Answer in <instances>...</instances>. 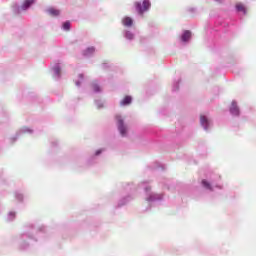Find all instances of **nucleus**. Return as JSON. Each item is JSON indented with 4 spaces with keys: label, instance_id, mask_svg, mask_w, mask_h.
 <instances>
[{
    "label": "nucleus",
    "instance_id": "9d476101",
    "mask_svg": "<svg viewBox=\"0 0 256 256\" xmlns=\"http://www.w3.org/2000/svg\"><path fill=\"white\" fill-rule=\"evenodd\" d=\"M202 186L205 189H208V191H213V186H211V183H209L207 180H202Z\"/></svg>",
    "mask_w": 256,
    "mask_h": 256
},
{
    "label": "nucleus",
    "instance_id": "1a4fd4ad",
    "mask_svg": "<svg viewBox=\"0 0 256 256\" xmlns=\"http://www.w3.org/2000/svg\"><path fill=\"white\" fill-rule=\"evenodd\" d=\"M191 39V31L186 30L182 35V41L186 43V41H189Z\"/></svg>",
    "mask_w": 256,
    "mask_h": 256
},
{
    "label": "nucleus",
    "instance_id": "dca6fc26",
    "mask_svg": "<svg viewBox=\"0 0 256 256\" xmlns=\"http://www.w3.org/2000/svg\"><path fill=\"white\" fill-rule=\"evenodd\" d=\"M55 73L56 75H59V73H61V70L59 68H55Z\"/></svg>",
    "mask_w": 256,
    "mask_h": 256
},
{
    "label": "nucleus",
    "instance_id": "9b49d317",
    "mask_svg": "<svg viewBox=\"0 0 256 256\" xmlns=\"http://www.w3.org/2000/svg\"><path fill=\"white\" fill-rule=\"evenodd\" d=\"M91 87H92L94 93H99V91H101V86H99V84L97 82H93L91 84Z\"/></svg>",
    "mask_w": 256,
    "mask_h": 256
},
{
    "label": "nucleus",
    "instance_id": "ddd939ff",
    "mask_svg": "<svg viewBox=\"0 0 256 256\" xmlns=\"http://www.w3.org/2000/svg\"><path fill=\"white\" fill-rule=\"evenodd\" d=\"M126 39L129 41H132V39H135V34H133L131 31H127L125 34Z\"/></svg>",
    "mask_w": 256,
    "mask_h": 256
},
{
    "label": "nucleus",
    "instance_id": "2eb2a0df",
    "mask_svg": "<svg viewBox=\"0 0 256 256\" xmlns=\"http://www.w3.org/2000/svg\"><path fill=\"white\" fill-rule=\"evenodd\" d=\"M89 53H95V48L94 47H90L86 50V55H89Z\"/></svg>",
    "mask_w": 256,
    "mask_h": 256
},
{
    "label": "nucleus",
    "instance_id": "20e7f679",
    "mask_svg": "<svg viewBox=\"0 0 256 256\" xmlns=\"http://www.w3.org/2000/svg\"><path fill=\"white\" fill-rule=\"evenodd\" d=\"M230 112L232 113V115H239V107L237 106L236 102H232Z\"/></svg>",
    "mask_w": 256,
    "mask_h": 256
},
{
    "label": "nucleus",
    "instance_id": "0eeeda50",
    "mask_svg": "<svg viewBox=\"0 0 256 256\" xmlns=\"http://www.w3.org/2000/svg\"><path fill=\"white\" fill-rule=\"evenodd\" d=\"M35 3V0H25L24 3L22 4V9H24V11L26 9H29L31 7V5H33Z\"/></svg>",
    "mask_w": 256,
    "mask_h": 256
},
{
    "label": "nucleus",
    "instance_id": "4468645a",
    "mask_svg": "<svg viewBox=\"0 0 256 256\" xmlns=\"http://www.w3.org/2000/svg\"><path fill=\"white\" fill-rule=\"evenodd\" d=\"M63 29H64V31H69V29H71V23L70 22H65L63 24Z\"/></svg>",
    "mask_w": 256,
    "mask_h": 256
},
{
    "label": "nucleus",
    "instance_id": "f8f14e48",
    "mask_svg": "<svg viewBox=\"0 0 256 256\" xmlns=\"http://www.w3.org/2000/svg\"><path fill=\"white\" fill-rule=\"evenodd\" d=\"M48 13L49 15H51L52 17H57L59 15V10L54 9V8H50L48 9Z\"/></svg>",
    "mask_w": 256,
    "mask_h": 256
},
{
    "label": "nucleus",
    "instance_id": "f3484780",
    "mask_svg": "<svg viewBox=\"0 0 256 256\" xmlns=\"http://www.w3.org/2000/svg\"><path fill=\"white\" fill-rule=\"evenodd\" d=\"M101 154V150H98L97 152H96V155H100Z\"/></svg>",
    "mask_w": 256,
    "mask_h": 256
},
{
    "label": "nucleus",
    "instance_id": "f03ea898",
    "mask_svg": "<svg viewBox=\"0 0 256 256\" xmlns=\"http://www.w3.org/2000/svg\"><path fill=\"white\" fill-rule=\"evenodd\" d=\"M116 120L118 121V131H120L122 137H125L127 135V126L123 123L121 116H116Z\"/></svg>",
    "mask_w": 256,
    "mask_h": 256
},
{
    "label": "nucleus",
    "instance_id": "7ed1b4c3",
    "mask_svg": "<svg viewBox=\"0 0 256 256\" xmlns=\"http://www.w3.org/2000/svg\"><path fill=\"white\" fill-rule=\"evenodd\" d=\"M122 24L124 27H132L133 26V18L126 16L122 19Z\"/></svg>",
    "mask_w": 256,
    "mask_h": 256
},
{
    "label": "nucleus",
    "instance_id": "423d86ee",
    "mask_svg": "<svg viewBox=\"0 0 256 256\" xmlns=\"http://www.w3.org/2000/svg\"><path fill=\"white\" fill-rule=\"evenodd\" d=\"M200 123L204 129H208L209 127V120L205 116H200Z\"/></svg>",
    "mask_w": 256,
    "mask_h": 256
},
{
    "label": "nucleus",
    "instance_id": "39448f33",
    "mask_svg": "<svg viewBox=\"0 0 256 256\" xmlns=\"http://www.w3.org/2000/svg\"><path fill=\"white\" fill-rule=\"evenodd\" d=\"M236 10L240 13H244V15H247V8H245V5H243L242 3L236 4Z\"/></svg>",
    "mask_w": 256,
    "mask_h": 256
},
{
    "label": "nucleus",
    "instance_id": "6e6552de",
    "mask_svg": "<svg viewBox=\"0 0 256 256\" xmlns=\"http://www.w3.org/2000/svg\"><path fill=\"white\" fill-rule=\"evenodd\" d=\"M131 101H133V98H131V96H125L124 99L120 102V105H131Z\"/></svg>",
    "mask_w": 256,
    "mask_h": 256
},
{
    "label": "nucleus",
    "instance_id": "f257e3e1",
    "mask_svg": "<svg viewBox=\"0 0 256 256\" xmlns=\"http://www.w3.org/2000/svg\"><path fill=\"white\" fill-rule=\"evenodd\" d=\"M151 7V2L149 0H144L142 5L139 2L135 3L136 11L139 13V15H143L145 11H149V8Z\"/></svg>",
    "mask_w": 256,
    "mask_h": 256
}]
</instances>
